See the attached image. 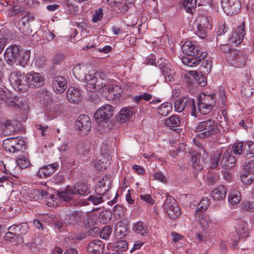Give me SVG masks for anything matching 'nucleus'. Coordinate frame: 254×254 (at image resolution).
I'll use <instances>...</instances> for the list:
<instances>
[{
	"label": "nucleus",
	"instance_id": "27",
	"mask_svg": "<svg viewBox=\"0 0 254 254\" xmlns=\"http://www.w3.org/2000/svg\"><path fill=\"white\" fill-rule=\"evenodd\" d=\"M244 143L243 141H240L234 143L232 146V151L233 153L238 156L236 157L237 159L239 160L241 159V161H243V159H241V156H243L244 158L245 153V150L244 147L243 148Z\"/></svg>",
	"mask_w": 254,
	"mask_h": 254
},
{
	"label": "nucleus",
	"instance_id": "17",
	"mask_svg": "<svg viewBox=\"0 0 254 254\" xmlns=\"http://www.w3.org/2000/svg\"><path fill=\"white\" fill-rule=\"evenodd\" d=\"M68 101L72 104H78L81 101V94L78 88L70 87L66 91Z\"/></svg>",
	"mask_w": 254,
	"mask_h": 254
},
{
	"label": "nucleus",
	"instance_id": "40",
	"mask_svg": "<svg viewBox=\"0 0 254 254\" xmlns=\"http://www.w3.org/2000/svg\"><path fill=\"white\" fill-rule=\"evenodd\" d=\"M172 105L170 103L166 102L158 107V112L162 116H167L171 111Z\"/></svg>",
	"mask_w": 254,
	"mask_h": 254
},
{
	"label": "nucleus",
	"instance_id": "53",
	"mask_svg": "<svg viewBox=\"0 0 254 254\" xmlns=\"http://www.w3.org/2000/svg\"><path fill=\"white\" fill-rule=\"evenodd\" d=\"M194 78L200 86L204 87L206 85V78L203 74L195 72Z\"/></svg>",
	"mask_w": 254,
	"mask_h": 254
},
{
	"label": "nucleus",
	"instance_id": "57",
	"mask_svg": "<svg viewBox=\"0 0 254 254\" xmlns=\"http://www.w3.org/2000/svg\"><path fill=\"white\" fill-rule=\"evenodd\" d=\"M229 237L232 241V244L235 247L237 246L239 238L241 237L239 233L235 230L229 234Z\"/></svg>",
	"mask_w": 254,
	"mask_h": 254
},
{
	"label": "nucleus",
	"instance_id": "37",
	"mask_svg": "<svg viewBox=\"0 0 254 254\" xmlns=\"http://www.w3.org/2000/svg\"><path fill=\"white\" fill-rule=\"evenodd\" d=\"M236 231L239 233V235L242 238L248 236V224L244 221L240 222L236 228Z\"/></svg>",
	"mask_w": 254,
	"mask_h": 254
},
{
	"label": "nucleus",
	"instance_id": "2",
	"mask_svg": "<svg viewBox=\"0 0 254 254\" xmlns=\"http://www.w3.org/2000/svg\"><path fill=\"white\" fill-rule=\"evenodd\" d=\"M4 59L9 64H13L16 61L23 67L27 64L30 61V51L23 52L21 47L17 45L9 46L4 53Z\"/></svg>",
	"mask_w": 254,
	"mask_h": 254
},
{
	"label": "nucleus",
	"instance_id": "38",
	"mask_svg": "<svg viewBox=\"0 0 254 254\" xmlns=\"http://www.w3.org/2000/svg\"><path fill=\"white\" fill-rule=\"evenodd\" d=\"M209 203V199L207 197H204L202 198L199 202L198 205V208L195 210V212L197 213L198 215L199 214V213H201L204 212L208 207Z\"/></svg>",
	"mask_w": 254,
	"mask_h": 254
},
{
	"label": "nucleus",
	"instance_id": "62",
	"mask_svg": "<svg viewBox=\"0 0 254 254\" xmlns=\"http://www.w3.org/2000/svg\"><path fill=\"white\" fill-rule=\"evenodd\" d=\"M140 198L144 201L146 202L149 204L152 205L154 201L150 194H140Z\"/></svg>",
	"mask_w": 254,
	"mask_h": 254
},
{
	"label": "nucleus",
	"instance_id": "19",
	"mask_svg": "<svg viewBox=\"0 0 254 254\" xmlns=\"http://www.w3.org/2000/svg\"><path fill=\"white\" fill-rule=\"evenodd\" d=\"M245 34V23L243 22L238 27L237 30L232 33L230 40L236 45L239 44L243 41Z\"/></svg>",
	"mask_w": 254,
	"mask_h": 254
},
{
	"label": "nucleus",
	"instance_id": "54",
	"mask_svg": "<svg viewBox=\"0 0 254 254\" xmlns=\"http://www.w3.org/2000/svg\"><path fill=\"white\" fill-rule=\"evenodd\" d=\"M112 230L110 226H106L104 227L100 233V237L102 239L108 240L110 236Z\"/></svg>",
	"mask_w": 254,
	"mask_h": 254
},
{
	"label": "nucleus",
	"instance_id": "44",
	"mask_svg": "<svg viewBox=\"0 0 254 254\" xmlns=\"http://www.w3.org/2000/svg\"><path fill=\"white\" fill-rule=\"evenodd\" d=\"M18 26L19 30L24 35H28L32 33L30 25L28 23L22 22V20H19Z\"/></svg>",
	"mask_w": 254,
	"mask_h": 254
},
{
	"label": "nucleus",
	"instance_id": "58",
	"mask_svg": "<svg viewBox=\"0 0 254 254\" xmlns=\"http://www.w3.org/2000/svg\"><path fill=\"white\" fill-rule=\"evenodd\" d=\"M175 110L176 112H181L184 110V98L177 100L174 103Z\"/></svg>",
	"mask_w": 254,
	"mask_h": 254
},
{
	"label": "nucleus",
	"instance_id": "1",
	"mask_svg": "<svg viewBox=\"0 0 254 254\" xmlns=\"http://www.w3.org/2000/svg\"><path fill=\"white\" fill-rule=\"evenodd\" d=\"M182 50L184 54L188 56L182 58V62L190 67L197 66L207 55V52L200 51V47L195 41H186Z\"/></svg>",
	"mask_w": 254,
	"mask_h": 254
},
{
	"label": "nucleus",
	"instance_id": "50",
	"mask_svg": "<svg viewBox=\"0 0 254 254\" xmlns=\"http://www.w3.org/2000/svg\"><path fill=\"white\" fill-rule=\"evenodd\" d=\"M17 162L22 169L27 168L30 164L29 159L25 155L19 156L17 159Z\"/></svg>",
	"mask_w": 254,
	"mask_h": 254
},
{
	"label": "nucleus",
	"instance_id": "30",
	"mask_svg": "<svg viewBox=\"0 0 254 254\" xmlns=\"http://www.w3.org/2000/svg\"><path fill=\"white\" fill-rule=\"evenodd\" d=\"M181 121L178 115H173L165 120V125L173 130L180 125Z\"/></svg>",
	"mask_w": 254,
	"mask_h": 254
},
{
	"label": "nucleus",
	"instance_id": "51",
	"mask_svg": "<svg viewBox=\"0 0 254 254\" xmlns=\"http://www.w3.org/2000/svg\"><path fill=\"white\" fill-rule=\"evenodd\" d=\"M21 16H22L20 20H22V22L28 23L30 25H31V23L33 22L34 20L33 14L29 12L23 11L21 13Z\"/></svg>",
	"mask_w": 254,
	"mask_h": 254
},
{
	"label": "nucleus",
	"instance_id": "25",
	"mask_svg": "<svg viewBox=\"0 0 254 254\" xmlns=\"http://www.w3.org/2000/svg\"><path fill=\"white\" fill-rule=\"evenodd\" d=\"M226 193V188L224 186H220L212 191L211 195L214 200L220 201L225 198Z\"/></svg>",
	"mask_w": 254,
	"mask_h": 254
},
{
	"label": "nucleus",
	"instance_id": "6",
	"mask_svg": "<svg viewBox=\"0 0 254 254\" xmlns=\"http://www.w3.org/2000/svg\"><path fill=\"white\" fill-rule=\"evenodd\" d=\"M163 207L171 219H176L181 214V210L176 200L171 195L167 196Z\"/></svg>",
	"mask_w": 254,
	"mask_h": 254
},
{
	"label": "nucleus",
	"instance_id": "22",
	"mask_svg": "<svg viewBox=\"0 0 254 254\" xmlns=\"http://www.w3.org/2000/svg\"><path fill=\"white\" fill-rule=\"evenodd\" d=\"M81 214V211H76L73 212L71 214L66 215L64 219L65 225L69 226L76 223L80 224Z\"/></svg>",
	"mask_w": 254,
	"mask_h": 254
},
{
	"label": "nucleus",
	"instance_id": "11",
	"mask_svg": "<svg viewBox=\"0 0 254 254\" xmlns=\"http://www.w3.org/2000/svg\"><path fill=\"white\" fill-rule=\"evenodd\" d=\"M199 22L195 33L199 37L203 39L206 37L208 30L211 29V23L210 19L205 16L200 17Z\"/></svg>",
	"mask_w": 254,
	"mask_h": 254
},
{
	"label": "nucleus",
	"instance_id": "21",
	"mask_svg": "<svg viewBox=\"0 0 254 254\" xmlns=\"http://www.w3.org/2000/svg\"><path fill=\"white\" fill-rule=\"evenodd\" d=\"M86 80L85 88L90 92H94L101 89L99 85L97 84L98 79L92 74L86 75L84 76Z\"/></svg>",
	"mask_w": 254,
	"mask_h": 254
},
{
	"label": "nucleus",
	"instance_id": "64",
	"mask_svg": "<svg viewBox=\"0 0 254 254\" xmlns=\"http://www.w3.org/2000/svg\"><path fill=\"white\" fill-rule=\"evenodd\" d=\"M243 207L244 209L252 212L254 211V202L247 201L243 203Z\"/></svg>",
	"mask_w": 254,
	"mask_h": 254
},
{
	"label": "nucleus",
	"instance_id": "35",
	"mask_svg": "<svg viewBox=\"0 0 254 254\" xmlns=\"http://www.w3.org/2000/svg\"><path fill=\"white\" fill-rule=\"evenodd\" d=\"M134 231L141 236H145L147 234L148 229L146 225L141 222H138L135 224L133 227Z\"/></svg>",
	"mask_w": 254,
	"mask_h": 254
},
{
	"label": "nucleus",
	"instance_id": "31",
	"mask_svg": "<svg viewBox=\"0 0 254 254\" xmlns=\"http://www.w3.org/2000/svg\"><path fill=\"white\" fill-rule=\"evenodd\" d=\"M198 101L206 104H210L211 106H215L216 104L215 95L212 94L211 95H205L202 94L200 95L198 98Z\"/></svg>",
	"mask_w": 254,
	"mask_h": 254
},
{
	"label": "nucleus",
	"instance_id": "28",
	"mask_svg": "<svg viewBox=\"0 0 254 254\" xmlns=\"http://www.w3.org/2000/svg\"><path fill=\"white\" fill-rule=\"evenodd\" d=\"M27 227L26 226L13 225L8 228V231L13 234L15 237H21L26 233Z\"/></svg>",
	"mask_w": 254,
	"mask_h": 254
},
{
	"label": "nucleus",
	"instance_id": "8",
	"mask_svg": "<svg viewBox=\"0 0 254 254\" xmlns=\"http://www.w3.org/2000/svg\"><path fill=\"white\" fill-rule=\"evenodd\" d=\"M209 160V153L203 148H200L197 153L192 155L191 161L192 166L196 170L200 171L203 169L202 163H207Z\"/></svg>",
	"mask_w": 254,
	"mask_h": 254
},
{
	"label": "nucleus",
	"instance_id": "52",
	"mask_svg": "<svg viewBox=\"0 0 254 254\" xmlns=\"http://www.w3.org/2000/svg\"><path fill=\"white\" fill-rule=\"evenodd\" d=\"M125 208L120 205H115L113 210L114 215L119 218L123 217L125 214Z\"/></svg>",
	"mask_w": 254,
	"mask_h": 254
},
{
	"label": "nucleus",
	"instance_id": "33",
	"mask_svg": "<svg viewBox=\"0 0 254 254\" xmlns=\"http://www.w3.org/2000/svg\"><path fill=\"white\" fill-rule=\"evenodd\" d=\"M184 106V110H186L187 112L191 111V115L192 116H195V113L196 112V108L194 101L193 99L185 97Z\"/></svg>",
	"mask_w": 254,
	"mask_h": 254
},
{
	"label": "nucleus",
	"instance_id": "48",
	"mask_svg": "<svg viewBox=\"0 0 254 254\" xmlns=\"http://www.w3.org/2000/svg\"><path fill=\"white\" fill-rule=\"evenodd\" d=\"M196 0H184V6L186 11L189 13H192V9L196 6Z\"/></svg>",
	"mask_w": 254,
	"mask_h": 254
},
{
	"label": "nucleus",
	"instance_id": "14",
	"mask_svg": "<svg viewBox=\"0 0 254 254\" xmlns=\"http://www.w3.org/2000/svg\"><path fill=\"white\" fill-rule=\"evenodd\" d=\"M27 79L28 88H38L44 84V78L37 72H31L27 73Z\"/></svg>",
	"mask_w": 254,
	"mask_h": 254
},
{
	"label": "nucleus",
	"instance_id": "26",
	"mask_svg": "<svg viewBox=\"0 0 254 254\" xmlns=\"http://www.w3.org/2000/svg\"><path fill=\"white\" fill-rule=\"evenodd\" d=\"M105 196H103V194H99L97 193L90 195L86 200L82 202V205H88L89 203L87 202V201H90L92 204L94 205H99L104 201V197Z\"/></svg>",
	"mask_w": 254,
	"mask_h": 254
},
{
	"label": "nucleus",
	"instance_id": "12",
	"mask_svg": "<svg viewBox=\"0 0 254 254\" xmlns=\"http://www.w3.org/2000/svg\"><path fill=\"white\" fill-rule=\"evenodd\" d=\"M111 186V181L110 179L107 176L102 178L99 181L97 185L95 191V193L99 194H103V196L110 195V189Z\"/></svg>",
	"mask_w": 254,
	"mask_h": 254
},
{
	"label": "nucleus",
	"instance_id": "9",
	"mask_svg": "<svg viewBox=\"0 0 254 254\" xmlns=\"http://www.w3.org/2000/svg\"><path fill=\"white\" fill-rule=\"evenodd\" d=\"M227 59L231 65L236 67H242L246 64V57L238 50L231 51L227 56Z\"/></svg>",
	"mask_w": 254,
	"mask_h": 254
},
{
	"label": "nucleus",
	"instance_id": "16",
	"mask_svg": "<svg viewBox=\"0 0 254 254\" xmlns=\"http://www.w3.org/2000/svg\"><path fill=\"white\" fill-rule=\"evenodd\" d=\"M53 88L57 94L63 93L66 88L67 81L66 79L61 76L55 77L52 82Z\"/></svg>",
	"mask_w": 254,
	"mask_h": 254
},
{
	"label": "nucleus",
	"instance_id": "61",
	"mask_svg": "<svg viewBox=\"0 0 254 254\" xmlns=\"http://www.w3.org/2000/svg\"><path fill=\"white\" fill-rule=\"evenodd\" d=\"M64 176L62 174H58L54 176L52 181L56 184H60L64 183Z\"/></svg>",
	"mask_w": 254,
	"mask_h": 254
},
{
	"label": "nucleus",
	"instance_id": "49",
	"mask_svg": "<svg viewBox=\"0 0 254 254\" xmlns=\"http://www.w3.org/2000/svg\"><path fill=\"white\" fill-rule=\"evenodd\" d=\"M10 95V92L5 87L0 86V103H4L8 96Z\"/></svg>",
	"mask_w": 254,
	"mask_h": 254
},
{
	"label": "nucleus",
	"instance_id": "15",
	"mask_svg": "<svg viewBox=\"0 0 254 254\" xmlns=\"http://www.w3.org/2000/svg\"><path fill=\"white\" fill-rule=\"evenodd\" d=\"M88 254H103L104 252V245L99 240L91 241L87 246Z\"/></svg>",
	"mask_w": 254,
	"mask_h": 254
},
{
	"label": "nucleus",
	"instance_id": "42",
	"mask_svg": "<svg viewBox=\"0 0 254 254\" xmlns=\"http://www.w3.org/2000/svg\"><path fill=\"white\" fill-rule=\"evenodd\" d=\"M241 196L238 191H233L230 192L228 195V201L232 204H238L241 200Z\"/></svg>",
	"mask_w": 254,
	"mask_h": 254
},
{
	"label": "nucleus",
	"instance_id": "55",
	"mask_svg": "<svg viewBox=\"0 0 254 254\" xmlns=\"http://www.w3.org/2000/svg\"><path fill=\"white\" fill-rule=\"evenodd\" d=\"M80 64H78L75 65L72 70L74 76L79 79H82L84 74V71L82 70Z\"/></svg>",
	"mask_w": 254,
	"mask_h": 254
},
{
	"label": "nucleus",
	"instance_id": "60",
	"mask_svg": "<svg viewBox=\"0 0 254 254\" xmlns=\"http://www.w3.org/2000/svg\"><path fill=\"white\" fill-rule=\"evenodd\" d=\"M67 6L65 8L64 11L71 14L74 15L76 12V6L72 4L70 0L68 2H67Z\"/></svg>",
	"mask_w": 254,
	"mask_h": 254
},
{
	"label": "nucleus",
	"instance_id": "39",
	"mask_svg": "<svg viewBox=\"0 0 254 254\" xmlns=\"http://www.w3.org/2000/svg\"><path fill=\"white\" fill-rule=\"evenodd\" d=\"M246 153L245 158H252L254 157V144L253 141H248L245 143L244 147Z\"/></svg>",
	"mask_w": 254,
	"mask_h": 254
},
{
	"label": "nucleus",
	"instance_id": "63",
	"mask_svg": "<svg viewBox=\"0 0 254 254\" xmlns=\"http://www.w3.org/2000/svg\"><path fill=\"white\" fill-rule=\"evenodd\" d=\"M244 169L246 172L252 173L254 172V162H249L247 164L243 165Z\"/></svg>",
	"mask_w": 254,
	"mask_h": 254
},
{
	"label": "nucleus",
	"instance_id": "45",
	"mask_svg": "<svg viewBox=\"0 0 254 254\" xmlns=\"http://www.w3.org/2000/svg\"><path fill=\"white\" fill-rule=\"evenodd\" d=\"M197 107L199 112L203 115L210 113L214 107V106H211L210 104L207 105L205 103H203L199 101L197 103Z\"/></svg>",
	"mask_w": 254,
	"mask_h": 254
},
{
	"label": "nucleus",
	"instance_id": "24",
	"mask_svg": "<svg viewBox=\"0 0 254 254\" xmlns=\"http://www.w3.org/2000/svg\"><path fill=\"white\" fill-rule=\"evenodd\" d=\"M254 93V82L249 80L244 83L241 87V94L247 98L251 97Z\"/></svg>",
	"mask_w": 254,
	"mask_h": 254
},
{
	"label": "nucleus",
	"instance_id": "13",
	"mask_svg": "<svg viewBox=\"0 0 254 254\" xmlns=\"http://www.w3.org/2000/svg\"><path fill=\"white\" fill-rule=\"evenodd\" d=\"M221 5L228 14H234L238 12L240 4L239 0H221Z\"/></svg>",
	"mask_w": 254,
	"mask_h": 254
},
{
	"label": "nucleus",
	"instance_id": "18",
	"mask_svg": "<svg viewBox=\"0 0 254 254\" xmlns=\"http://www.w3.org/2000/svg\"><path fill=\"white\" fill-rule=\"evenodd\" d=\"M57 194L62 200L69 201L74 199V195L76 194V192L72 187L67 186L63 190H57Z\"/></svg>",
	"mask_w": 254,
	"mask_h": 254
},
{
	"label": "nucleus",
	"instance_id": "10",
	"mask_svg": "<svg viewBox=\"0 0 254 254\" xmlns=\"http://www.w3.org/2000/svg\"><path fill=\"white\" fill-rule=\"evenodd\" d=\"M75 126L81 135L87 134L92 127L90 119L85 115H81L78 117Z\"/></svg>",
	"mask_w": 254,
	"mask_h": 254
},
{
	"label": "nucleus",
	"instance_id": "47",
	"mask_svg": "<svg viewBox=\"0 0 254 254\" xmlns=\"http://www.w3.org/2000/svg\"><path fill=\"white\" fill-rule=\"evenodd\" d=\"M113 248L116 251L124 252L127 249L128 244L124 240L119 241L114 244Z\"/></svg>",
	"mask_w": 254,
	"mask_h": 254
},
{
	"label": "nucleus",
	"instance_id": "3",
	"mask_svg": "<svg viewBox=\"0 0 254 254\" xmlns=\"http://www.w3.org/2000/svg\"><path fill=\"white\" fill-rule=\"evenodd\" d=\"M237 160V157L232 152L226 151L222 153V150H216L212 155L210 167L216 169L220 164L222 168L230 169L235 166Z\"/></svg>",
	"mask_w": 254,
	"mask_h": 254
},
{
	"label": "nucleus",
	"instance_id": "43",
	"mask_svg": "<svg viewBox=\"0 0 254 254\" xmlns=\"http://www.w3.org/2000/svg\"><path fill=\"white\" fill-rule=\"evenodd\" d=\"M202 61L203 62L200 66V72L204 74H207L211 71L212 67L211 62L208 60H204V59Z\"/></svg>",
	"mask_w": 254,
	"mask_h": 254
},
{
	"label": "nucleus",
	"instance_id": "56",
	"mask_svg": "<svg viewBox=\"0 0 254 254\" xmlns=\"http://www.w3.org/2000/svg\"><path fill=\"white\" fill-rule=\"evenodd\" d=\"M103 17V9L101 8H99L95 10V12L93 14L92 18V21L94 22H97L100 21Z\"/></svg>",
	"mask_w": 254,
	"mask_h": 254
},
{
	"label": "nucleus",
	"instance_id": "20",
	"mask_svg": "<svg viewBox=\"0 0 254 254\" xmlns=\"http://www.w3.org/2000/svg\"><path fill=\"white\" fill-rule=\"evenodd\" d=\"M57 163H53L49 165L44 166L40 168L37 172V176L41 178L47 177L53 174L58 169Z\"/></svg>",
	"mask_w": 254,
	"mask_h": 254
},
{
	"label": "nucleus",
	"instance_id": "46",
	"mask_svg": "<svg viewBox=\"0 0 254 254\" xmlns=\"http://www.w3.org/2000/svg\"><path fill=\"white\" fill-rule=\"evenodd\" d=\"M204 213V212L199 213L198 215L197 213L195 212V219L200 222L202 226L205 227L207 226L210 219L209 217L206 215Z\"/></svg>",
	"mask_w": 254,
	"mask_h": 254
},
{
	"label": "nucleus",
	"instance_id": "32",
	"mask_svg": "<svg viewBox=\"0 0 254 254\" xmlns=\"http://www.w3.org/2000/svg\"><path fill=\"white\" fill-rule=\"evenodd\" d=\"M72 187L75 190L76 194L84 195L90 193V189L85 184L77 183Z\"/></svg>",
	"mask_w": 254,
	"mask_h": 254
},
{
	"label": "nucleus",
	"instance_id": "29",
	"mask_svg": "<svg viewBox=\"0 0 254 254\" xmlns=\"http://www.w3.org/2000/svg\"><path fill=\"white\" fill-rule=\"evenodd\" d=\"M161 70L164 77L165 81L166 82H171L174 78L175 72L170 64Z\"/></svg>",
	"mask_w": 254,
	"mask_h": 254
},
{
	"label": "nucleus",
	"instance_id": "36",
	"mask_svg": "<svg viewBox=\"0 0 254 254\" xmlns=\"http://www.w3.org/2000/svg\"><path fill=\"white\" fill-rule=\"evenodd\" d=\"M5 102L9 106L13 107L17 106L19 107L22 106V101H19V98L16 95H13L10 92V95L8 96Z\"/></svg>",
	"mask_w": 254,
	"mask_h": 254
},
{
	"label": "nucleus",
	"instance_id": "41",
	"mask_svg": "<svg viewBox=\"0 0 254 254\" xmlns=\"http://www.w3.org/2000/svg\"><path fill=\"white\" fill-rule=\"evenodd\" d=\"M92 223V220L90 218L89 214L87 213L81 212L79 225H81L82 226H84L87 228H89L91 227Z\"/></svg>",
	"mask_w": 254,
	"mask_h": 254
},
{
	"label": "nucleus",
	"instance_id": "59",
	"mask_svg": "<svg viewBox=\"0 0 254 254\" xmlns=\"http://www.w3.org/2000/svg\"><path fill=\"white\" fill-rule=\"evenodd\" d=\"M2 146L5 150L12 153L15 152L13 146L11 145V143H10V141L9 140L8 138H7L3 141Z\"/></svg>",
	"mask_w": 254,
	"mask_h": 254
},
{
	"label": "nucleus",
	"instance_id": "23",
	"mask_svg": "<svg viewBox=\"0 0 254 254\" xmlns=\"http://www.w3.org/2000/svg\"><path fill=\"white\" fill-rule=\"evenodd\" d=\"M134 113L133 107L125 108L122 109L117 116V120L121 123H124L129 120Z\"/></svg>",
	"mask_w": 254,
	"mask_h": 254
},
{
	"label": "nucleus",
	"instance_id": "7",
	"mask_svg": "<svg viewBox=\"0 0 254 254\" xmlns=\"http://www.w3.org/2000/svg\"><path fill=\"white\" fill-rule=\"evenodd\" d=\"M114 108L110 105H105L99 108L94 114L96 121L107 123L113 116Z\"/></svg>",
	"mask_w": 254,
	"mask_h": 254
},
{
	"label": "nucleus",
	"instance_id": "4",
	"mask_svg": "<svg viewBox=\"0 0 254 254\" xmlns=\"http://www.w3.org/2000/svg\"><path fill=\"white\" fill-rule=\"evenodd\" d=\"M197 130L198 132H201L198 134V137L201 138L216 135L220 131L218 124L212 119H208L199 123Z\"/></svg>",
	"mask_w": 254,
	"mask_h": 254
},
{
	"label": "nucleus",
	"instance_id": "34",
	"mask_svg": "<svg viewBox=\"0 0 254 254\" xmlns=\"http://www.w3.org/2000/svg\"><path fill=\"white\" fill-rule=\"evenodd\" d=\"M127 228L123 224H117L115 227V235L118 239H122L127 235Z\"/></svg>",
	"mask_w": 254,
	"mask_h": 254
},
{
	"label": "nucleus",
	"instance_id": "5",
	"mask_svg": "<svg viewBox=\"0 0 254 254\" xmlns=\"http://www.w3.org/2000/svg\"><path fill=\"white\" fill-rule=\"evenodd\" d=\"M9 80L15 89L21 92H24L28 90L27 74L25 75L20 71H14L11 73Z\"/></svg>",
	"mask_w": 254,
	"mask_h": 254
}]
</instances>
